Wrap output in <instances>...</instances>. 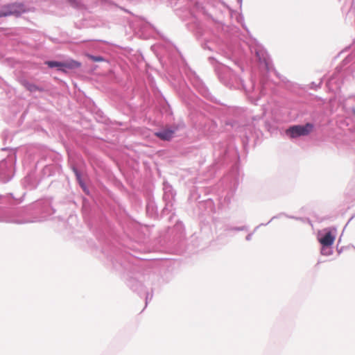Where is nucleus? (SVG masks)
<instances>
[{
    "label": "nucleus",
    "mask_w": 355,
    "mask_h": 355,
    "mask_svg": "<svg viewBox=\"0 0 355 355\" xmlns=\"http://www.w3.org/2000/svg\"><path fill=\"white\" fill-rule=\"evenodd\" d=\"M218 78L226 87L237 89H245L243 79L231 68L221 65L216 69Z\"/></svg>",
    "instance_id": "obj_1"
},
{
    "label": "nucleus",
    "mask_w": 355,
    "mask_h": 355,
    "mask_svg": "<svg viewBox=\"0 0 355 355\" xmlns=\"http://www.w3.org/2000/svg\"><path fill=\"white\" fill-rule=\"evenodd\" d=\"M314 125L311 123L305 125H293L286 130V135L291 138H297L309 135L313 130Z\"/></svg>",
    "instance_id": "obj_2"
},
{
    "label": "nucleus",
    "mask_w": 355,
    "mask_h": 355,
    "mask_svg": "<svg viewBox=\"0 0 355 355\" xmlns=\"http://www.w3.org/2000/svg\"><path fill=\"white\" fill-rule=\"evenodd\" d=\"M26 12V8L23 3H10L0 8V17L10 15L19 16Z\"/></svg>",
    "instance_id": "obj_3"
},
{
    "label": "nucleus",
    "mask_w": 355,
    "mask_h": 355,
    "mask_svg": "<svg viewBox=\"0 0 355 355\" xmlns=\"http://www.w3.org/2000/svg\"><path fill=\"white\" fill-rule=\"evenodd\" d=\"M13 162L10 159H3L0 162V180L6 183L12 178Z\"/></svg>",
    "instance_id": "obj_4"
},
{
    "label": "nucleus",
    "mask_w": 355,
    "mask_h": 355,
    "mask_svg": "<svg viewBox=\"0 0 355 355\" xmlns=\"http://www.w3.org/2000/svg\"><path fill=\"white\" fill-rule=\"evenodd\" d=\"M128 286L135 292H137L139 295L145 296L146 304L149 300L153 298V293H149L145 290V287L141 282L136 279L130 278L128 282Z\"/></svg>",
    "instance_id": "obj_5"
},
{
    "label": "nucleus",
    "mask_w": 355,
    "mask_h": 355,
    "mask_svg": "<svg viewBox=\"0 0 355 355\" xmlns=\"http://www.w3.org/2000/svg\"><path fill=\"white\" fill-rule=\"evenodd\" d=\"M335 240V236L328 230L318 234V241L322 245L331 246Z\"/></svg>",
    "instance_id": "obj_6"
},
{
    "label": "nucleus",
    "mask_w": 355,
    "mask_h": 355,
    "mask_svg": "<svg viewBox=\"0 0 355 355\" xmlns=\"http://www.w3.org/2000/svg\"><path fill=\"white\" fill-rule=\"evenodd\" d=\"M175 131L173 129H164L156 132L155 135L162 140L169 141L173 138Z\"/></svg>",
    "instance_id": "obj_7"
},
{
    "label": "nucleus",
    "mask_w": 355,
    "mask_h": 355,
    "mask_svg": "<svg viewBox=\"0 0 355 355\" xmlns=\"http://www.w3.org/2000/svg\"><path fill=\"white\" fill-rule=\"evenodd\" d=\"M256 55L260 63L263 64L266 71H270V59L268 57V55L263 51H256Z\"/></svg>",
    "instance_id": "obj_8"
},
{
    "label": "nucleus",
    "mask_w": 355,
    "mask_h": 355,
    "mask_svg": "<svg viewBox=\"0 0 355 355\" xmlns=\"http://www.w3.org/2000/svg\"><path fill=\"white\" fill-rule=\"evenodd\" d=\"M80 66V62L73 60H68L63 62V69H66L65 73L67 72V70L78 69Z\"/></svg>",
    "instance_id": "obj_9"
},
{
    "label": "nucleus",
    "mask_w": 355,
    "mask_h": 355,
    "mask_svg": "<svg viewBox=\"0 0 355 355\" xmlns=\"http://www.w3.org/2000/svg\"><path fill=\"white\" fill-rule=\"evenodd\" d=\"M46 64L50 68L57 67L58 71L66 72V69H63V62L51 60L47 61Z\"/></svg>",
    "instance_id": "obj_10"
},
{
    "label": "nucleus",
    "mask_w": 355,
    "mask_h": 355,
    "mask_svg": "<svg viewBox=\"0 0 355 355\" xmlns=\"http://www.w3.org/2000/svg\"><path fill=\"white\" fill-rule=\"evenodd\" d=\"M281 215H282V214H279V215H278V216H274L270 219V221H268L267 223H261V224H260L259 225L257 226V227H255V229H254V232H253L250 233V234H248L246 236L245 239H246L247 241H250V240L252 239V235H253L254 232H256L260 226H261V225H268V223H270L272 220H274L275 218H279Z\"/></svg>",
    "instance_id": "obj_11"
},
{
    "label": "nucleus",
    "mask_w": 355,
    "mask_h": 355,
    "mask_svg": "<svg viewBox=\"0 0 355 355\" xmlns=\"http://www.w3.org/2000/svg\"><path fill=\"white\" fill-rule=\"evenodd\" d=\"M24 86L28 91H30L31 92H35L37 91H42V89H40L38 86H37L36 85H35L33 83H29V82H25Z\"/></svg>",
    "instance_id": "obj_12"
},
{
    "label": "nucleus",
    "mask_w": 355,
    "mask_h": 355,
    "mask_svg": "<svg viewBox=\"0 0 355 355\" xmlns=\"http://www.w3.org/2000/svg\"><path fill=\"white\" fill-rule=\"evenodd\" d=\"M333 251L331 246L322 245L321 254L325 256H329L332 254Z\"/></svg>",
    "instance_id": "obj_13"
},
{
    "label": "nucleus",
    "mask_w": 355,
    "mask_h": 355,
    "mask_svg": "<svg viewBox=\"0 0 355 355\" xmlns=\"http://www.w3.org/2000/svg\"><path fill=\"white\" fill-rule=\"evenodd\" d=\"M73 169V171L76 177V179L78 180V181L79 182L80 184L82 185V182H81V174L80 173V171L76 168V167H73L72 168Z\"/></svg>",
    "instance_id": "obj_14"
},
{
    "label": "nucleus",
    "mask_w": 355,
    "mask_h": 355,
    "mask_svg": "<svg viewBox=\"0 0 355 355\" xmlns=\"http://www.w3.org/2000/svg\"><path fill=\"white\" fill-rule=\"evenodd\" d=\"M247 227L246 226H241V227H230V228H227L226 230L227 231H243V230H247Z\"/></svg>",
    "instance_id": "obj_15"
},
{
    "label": "nucleus",
    "mask_w": 355,
    "mask_h": 355,
    "mask_svg": "<svg viewBox=\"0 0 355 355\" xmlns=\"http://www.w3.org/2000/svg\"><path fill=\"white\" fill-rule=\"evenodd\" d=\"M90 58L94 62H101L103 60V58L101 56L90 55Z\"/></svg>",
    "instance_id": "obj_16"
},
{
    "label": "nucleus",
    "mask_w": 355,
    "mask_h": 355,
    "mask_svg": "<svg viewBox=\"0 0 355 355\" xmlns=\"http://www.w3.org/2000/svg\"><path fill=\"white\" fill-rule=\"evenodd\" d=\"M321 84H322V80H320L318 84H316L314 82H312L311 83V88L316 89H318V88H319L320 87Z\"/></svg>",
    "instance_id": "obj_17"
},
{
    "label": "nucleus",
    "mask_w": 355,
    "mask_h": 355,
    "mask_svg": "<svg viewBox=\"0 0 355 355\" xmlns=\"http://www.w3.org/2000/svg\"><path fill=\"white\" fill-rule=\"evenodd\" d=\"M70 3H71V5L73 7H76L77 5H78V3L75 0H69Z\"/></svg>",
    "instance_id": "obj_18"
},
{
    "label": "nucleus",
    "mask_w": 355,
    "mask_h": 355,
    "mask_svg": "<svg viewBox=\"0 0 355 355\" xmlns=\"http://www.w3.org/2000/svg\"><path fill=\"white\" fill-rule=\"evenodd\" d=\"M288 218H295L296 220H300L301 218H297V217H294V216H288Z\"/></svg>",
    "instance_id": "obj_19"
},
{
    "label": "nucleus",
    "mask_w": 355,
    "mask_h": 355,
    "mask_svg": "<svg viewBox=\"0 0 355 355\" xmlns=\"http://www.w3.org/2000/svg\"><path fill=\"white\" fill-rule=\"evenodd\" d=\"M352 111H353L354 114L355 115V108H353Z\"/></svg>",
    "instance_id": "obj_20"
},
{
    "label": "nucleus",
    "mask_w": 355,
    "mask_h": 355,
    "mask_svg": "<svg viewBox=\"0 0 355 355\" xmlns=\"http://www.w3.org/2000/svg\"><path fill=\"white\" fill-rule=\"evenodd\" d=\"M238 2H239V3H241L242 0H238Z\"/></svg>",
    "instance_id": "obj_21"
}]
</instances>
